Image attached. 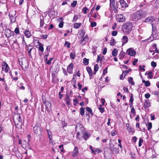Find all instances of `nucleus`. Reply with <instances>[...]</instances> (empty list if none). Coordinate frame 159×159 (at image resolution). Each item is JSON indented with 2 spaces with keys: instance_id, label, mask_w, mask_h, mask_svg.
<instances>
[{
  "instance_id": "10",
  "label": "nucleus",
  "mask_w": 159,
  "mask_h": 159,
  "mask_svg": "<svg viewBox=\"0 0 159 159\" xmlns=\"http://www.w3.org/2000/svg\"><path fill=\"white\" fill-rule=\"evenodd\" d=\"M78 153V148L77 147H75L71 155L72 157H75L77 156Z\"/></svg>"
},
{
  "instance_id": "2",
  "label": "nucleus",
  "mask_w": 159,
  "mask_h": 159,
  "mask_svg": "<svg viewBox=\"0 0 159 159\" xmlns=\"http://www.w3.org/2000/svg\"><path fill=\"white\" fill-rule=\"evenodd\" d=\"M132 25L131 23H126L123 26L124 32L129 33L132 30Z\"/></svg>"
},
{
  "instance_id": "8",
  "label": "nucleus",
  "mask_w": 159,
  "mask_h": 159,
  "mask_svg": "<svg viewBox=\"0 0 159 159\" xmlns=\"http://www.w3.org/2000/svg\"><path fill=\"white\" fill-rule=\"evenodd\" d=\"M127 53L130 56L134 57L136 54V52L133 48H131L127 50Z\"/></svg>"
},
{
  "instance_id": "1",
  "label": "nucleus",
  "mask_w": 159,
  "mask_h": 159,
  "mask_svg": "<svg viewBox=\"0 0 159 159\" xmlns=\"http://www.w3.org/2000/svg\"><path fill=\"white\" fill-rule=\"evenodd\" d=\"M146 15V13L144 11H139L132 14V18L134 21H137L145 17Z\"/></svg>"
},
{
  "instance_id": "29",
  "label": "nucleus",
  "mask_w": 159,
  "mask_h": 159,
  "mask_svg": "<svg viewBox=\"0 0 159 159\" xmlns=\"http://www.w3.org/2000/svg\"><path fill=\"white\" fill-rule=\"evenodd\" d=\"M24 33L26 36L28 38H30L31 36L30 32L28 30H26Z\"/></svg>"
},
{
  "instance_id": "56",
  "label": "nucleus",
  "mask_w": 159,
  "mask_h": 159,
  "mask_svg": "<svg viewBox=\"0 0 159 159\" xmlns=\"http://www.w3.org/2000/svg\"><path fill=\"white\" fill-rule=\"evenodd\" d=\"M152 72L151 71H150V72H148V75L149 76L148 77L149 78L151 79L152 78V77H153V75H152Z\"/></svg>"
},
{
  "instance_id": "48",
  "label": "nucleus",
  "mask_w": 159,
  "mask_h": 159,
  "mask_svg": "<svg viewBox=\"0 0 159 159\" xmlns=\"http://www.w3.org/2000/svg\"><path fill=\"white\" fill-rule=\"evenodd\" d=\"M70 43L69 42L67 41H66L64 44V45L66 46V47L67 48H70Z\"/></svg>"
},
{
  "instance_id": "47",
  "label": "nucleus",
  "mask_w": 159,
  "mask_h": 159,
  "mask_svg": "<svg viewBox=\"0 0 159 159\" xmlns=\"http://www.w3.org/2000/svg\"><path fill=\"white\" fill-rule=\"evenodd\" d=\"M80 113L81 115L83 116L84 114V109L81 107L80 108Z\"/></svg>"
},
{
  "instance_id": "63",
  "label": "nucleus",
  "mask_w": 159,
  "mask_h": 159,
  "mask_svg": "<svg viewBox=\"0 0 159 159\" xmlns=\"http://www.w3.org/2000/svg\"><path fill=\"white\" fill-rule=\"evenodd\" d=\"M123 90L124 92H126V93H128L129 92V91L128 88L127 87H124L123 88Z\"/></svg>"
},
{
  "instance_id": "3",
  "label": "nucleus",
  "mask_w": 159,
  "mask_h": 159,
  "mask_svg": "<svg viewBox=\"0 0 159 159\" xmlns=\"http://www.w3.org/2000/svg\"><path fill=\"white\" fill-rule=\"evenodd\" d=\"M19 61V64L22 68H25L28 66V61L25 58H20Z\"/></svg>"
},
{
  "instance_id": "64",
  "label": "nucleus",
  "mask_w": 159,
  "mask_h": 159,
  "mask_svg": "<svg viewBox=\"0 0 159 159\" xmlns=\"http://www.w3.org/2000/svg\"><path fill=\"white\" fill-rule=\"evenodd\" d=\"M154 94L159 97V91H155L154 92Z\"/></svg>"
},
{
  "instance_id": "33",
  "label": "nucleus",
  "mask_w": 159,
  "mask_h": 159,
  "mask_svg": "<svg viewBox=\"0 0 159 159\" xmlns=\"http://www.w3.org/2000/svg\"><path fill=\"white\" fill-rule=\"evenodd\" d=\"M128 80L129 82L132 85H134V82L133 81V79L132 77H130L129 78Z\"/></svg>"
},
{
  "instance_id": "26",
  "label": "nucleus",
  "mask_w": 159,
  "mask_h": 159,
  "mask_svg": "<svg viewBox=\"0 0 159 159\" xmlns=\"http://www.w3.org/2000/svg\"><path fill=\"white\" fill-rule=\"evenodd\" d=\"M142 82L144 84V85L146 87H148L150 85V83L149 81H145L143 80H142Z\"/></svg>"
},
{
  "instance_id": "22",
  "label": "nucleus",
  "mask_w": 159,
  "mask_h": 159,
  "mask_svg": "<svg viewBox=\"0 0 159 159\" xmlns=\"http://www.w3.org/2000/svg\"><path fill=\"white\" fill-rule=\"evenodd\" d=\"M82 134H83V137L85 140H87L90 136V135L89 134H88L87 133H86L84 131H83Z\"/></svg>"
},
{
  "instance_id": "7",
  "label": "nucleus",
  "mask_w": 159,
  "mask_h": 159,
  "mask_svg": "<svg viewBox=\"0 0 159 159\" xmlns=\"http://www.w3.org/2000/svg\"><path fill=\"white\" fill-rule=\"evenodd\" d=\"M58 71V70L56 69L55 73L52 74V81L53 83H55L59 81V79L57 77V74Z\"/></svg>"
},
{
  "instance_id": "46",
  "label": "nucleus",
  "mask_w": 159,
  "mask_h": 159,
  "mask_svg": "<svg viewBox=\"0 0 159 159\" xmlns=\"http://www.w3.org/2000/svg\"><path fill=\"white\" fill-rule=\"evenodd\" d=\"M53 58H51L50 59L48 60H47L46 61H45V62L46 63V64L48 65H50L51 64V61L53 60Z\"/></svg>"
},
{
  "instance_id": "25",
  "label": "nucleus",
  "mask_w": 159,
  "mask_h": 159,
  "mask_svg": "<svg viewBox=\"0 0 159 159\" xmlns=\"http://www.w3.org/2000/svg\"><path fill=\"white\" fill-rule=\"evenodd\" d=\"M80 16L78 15H75L73 18V19L72 20V22H75L80 17Z\"/></svg>"
},
{
  "instance_id": "51",
  "label": "nucleus",
  "mask_w": 159,
  "mask_h": 159,
  "mask_svg": "<svg viewBox=\"0 0 159 159\" xmlns=\"http://www.w3.org/2000/svg\"><path fill=\"white\" fill-rule=\"evenodd\" d=\"M77 3V2L76 1H74L71 4V6L72 7H75Z\"/></svg>"
},
{
  "instance_id": "31",
  "label": "nucleus",
  "mask_w": 159,
  "mask_h": 159,
  "mask_svg": "<svg viewBox=\"0 0 159 159\" xmlns=\"http://www.w3.org/2000/svg\"><path fill=\"white\" fill-rule=\"evenodd\" d=\"M81 25V24L80 23H75L74 24L73 26L74 28L77 29L79 28L80 27Z\"/></svg>"
},
{
  "instance_id": "12",
  "label": "nucleus",
  "mask_w": 159,
  "mask_h": 159,
  "mask_svg": "<svg viewBox=\"0 0 159 159\" xmlns=\"http://www.w3.org/2000/svg\"><path fill=\"white\" fill-rule=\"evenodd\" d=\"M128 41V39L126 36H124L121 39V42H122V45L123 46Z\"/></svg>"
},
{
  "instance_id": "5",
  "label": "nucleus",
  "mask_w": 159,
  "mask_h": 159,
  "mask_svg": "<svg viewBox=\"0 0 159 159\" xmlns=\"http://www.w3.org/2000/svg\"><path fill=\"white\" fill-rule=\"evenodd\" d=\"M42 129L38 124H36L33 127V131L34 133L40 134L41 133Z\"/></svg>"
},
{
  "instance_id": "50",
  "label": "nucleus",
  "mask_w": 159,
  "mask_h": 159,
  "mask_svg": "<svg viewBox=\"0 0 159 159\" xmlns=\"http://www.w3.org/2000/svg\"><path fill=\"white\" fill-rule=\"evenodd\" d=\"M44 24V20L43 19H40V27H42Z\"/></svg>"
},
{
  "instance_id": "19",
  "label": "nucleus",
  "mask_w": 159,
  "mask_h": 159,
  "mask_svg": "<svg viewBox=\"0 0 159 159\" xmlns=\"http://www.w3.org/2000/svg\"><path fill=\"white\" fill-rule=\"evenodd\" d=\"M36 39V37L34 38V39L33 43L34 46L35 47H38L39 43H40L39 40L35 39Z\"/></svg>"
},
{
  "instance_id": "62",
  "label": "nucleus",
  "mask_w": 159,
  "mask_h": 159,
  "mask_svg": "<svg viewBox=\"0 0 159 159\" xmlns=\"http://www.w3.org/2000/svg\"><path fill=\"white\" fill-rule=\"evenodd\" d=\"M107 67H106L105 69H104L103 70V75H105L106 73H107Z\"/></svg>"
},
{
  "instance_id": "44",
  "label": "nucleus",
  "mask_w": 159,
  "mask_h": 159,
  "mask_svg": "<svg viewBox=\"0 0 159 159\" xmlns=\"http://www.w3.org/2000/svg\"><path fill=\"white\" fill-rule=\"evenodd\" d=\"M86 110L87 111L89 112L91 115H93V113L92 110L89 107H87L86 108Z\"/></svg>"
},
{
  "instance_id": "40",
  "label": "nucleus",
  "mask_w": 159,
  "mask_h": 159,
  "mask_svg": "<svg viewBox=\"0 0 159 159\" xmlns=\"http://www.w3.org/2000/svg\"><path fill=\"white\" fill-rule=\"evenodd\" d=\"M76 75H74L73 76V78L72 80V81L74 82V84H76Z\"/></svg>"
},
{
  "instance_id": "36",
  "label": "nucleus",
  "mask_w": 159,
  "mask_h": 159,
  "mask_svg": "<svg viewBox=\"0 0 159 159\" xmlns=\"http://www.w3.org/2000/svg\"><path fill=\"white\" fill-rule=\"evenodd\" d=\"M116 43V42L114 39H112L110 40V45L111 46H114Z\"/></svg>"
},
{
  "instance_id": "34",
  "label": "nucleus",
  "mask_w": 159,
  "mask_h": 159,
  "mask_svg": "<svg viewBox=\"0 0 159 159\" xmlns=\"http://www.w3.org/2000/svg\"><path fill=\"white\" fill-rule=\"evenodd\" d=\"M9 17L11 20V22H14L16 21V18L13 15H9Z\"/></svg>"
},
{
  "instance_id": "28",
  "label": "nucleus",
  "mask_w": 159,
  "mask_h": 159,
  "mask_svg": "<svg viewBox=\"0 0 159 159\" xmlns=\"http://www.w3.org/2000/svg\"><path fill=\"white\" fill-rule=\"evenodd\" d=\"M87 70L89 75L90 76H92L93 75L92 71L91 68L89 67L86 68Z\"/></svg>"
},
{
  "instance_id": "4",
  "label": "nucleus",
  "mask_w": 159,
  "mask_h": 159,
  "mask_svg": "<svg viewBox=\"0 0 159 159\" xmlns=\"http://www.w3.org/2000/svg\"><path fill=\"white\" fill-rule=\"evenodd\" d=\"M119 3L116 1L110 3V7L112 9H113L115 12H117V8H118V5Z\"/></svg>"
},
{
  "instance_id": "30",
  "label": "nucleus",
  "mask_w": 159,
  "mask_h": 159,
  "mask_svg": "<svg viewBox=\"0 0 159 159\" xmlns=\"http://www.w3.org/2000/svg\"><path fill=\"white\" fill-rule=\"evenodd\" d=\"M44 104L45 105L46 108H48L51 106V104L48 101H45L44 102Z\"/></svg>"
},
{
  "instance_id": "52",
  "label": "nucleus",
  "mask_w": 159,
  "mask_h": 159,
  "mask_svg": "<svg viewBox=\"0 0 159 159\" xmlns=\"http://www.w3.org/2000/svg\"><path fill=\"white\" fill-rule=\"evenodd\" d=\"M85 32L84 31V30H82L80 33V35L81 36H82V37H83L84 35H85Z\"/></svg>"
},
{
  "instance_id": "16",
  "label": "nucleus",
  "mask_w": 159,
  "mask_h": 159,
  "mask_svg": "<svg viewBox=\"0 0 159 159\" xmlns=\"http://www.w3.org/2000/svg\"><path fill=\"white\" fill-rule=\"evenodd\" d=\"M120 4L123 8H125L128 6L127 4L124 0H121L120 1Z\"/></svg>"
},
{
  "instance_id": "42",
  "label": "nucleus",
  "mask_w": 159,
  "mask_h": 159,
  "mask_svg": "<svg viewBox=\"0 0 159 159\" xmlns=\"http://www.w3.org/2000/svg\"><path fill=\"white\" fill-rule=\"evenodd\" d=\"M146 126L148 127V129L149 130L152 128V123L151 122H149L146 125Z\"/></svg>"
},
{
  "instance_id": "43",
  "label": "nucleus",
  "mask_w": 159,
  "mask_h": 159,
  "mask_svg": "<svg viewBox=\"0 0 159 159\" xmlns=\"http://www.w3.org/2000/svg\"><path fill=\"white\" fill-rule=\"evenodd\" d=\"M89 10V9L86 7L83 8L82 9V11L84 14H86Z\"/></svg>"
},
{
  "instance_id": "13",
  "label": "nucleus",
  "mask_w": 159,
  "mask_h": 159,
  "mask_svg": "<svg viewBox=\"0 0 159 159\" xmlns=\"http://www.w3.org/2000/svg\"><path fill=\"white\" fill-rule=\"evenodd\" d=\"M92 17L94 18L95 20H99L100 19V16L97 11L94 12L92 15Z\"/></svg>"
},
{
  "instance_id": "14",
  "label": "nucleus",
  "mask_w": 159,
  "mask_h": 159,
  "mask_svg": "<svg viewBox=\"0 0 159 159\" xmlns=\"http://www.w3.org/2000/svg\"><path fill=\"white\" fill-rule=\"evenodd\" d=\"M73 65L72 63L70 64L67 67V71L69 74L72 73Z\"/></svg>"
},
{
  "instance_id": "15",
  "label": "nucleus",
  "mask_w": 159,
  "mask_h": 159,
  "mask_svg": "<svg viewBox=\"0 0 159 159\" xmlns=\"http://www.w3.org/2000/svg\"><path fill=\"white\" fill-rule=\"evenodd\" d=\"M111 150L116 154H118L119 152L118 148H115L114 146H110Z\"/></svg>"
},
{
  "instance_id": "49",
  "label": "nucleus",
  "mask_w": 159,
  "mask_h": 159,
  "mask_svg": "<svg viewBox=\"0 0 159 159\" xmlns=\"http://www.w3.org/2000/svg\"><path fill=\"white\" fill-rule=\"evenodd\" d=\"M89 148L91 150L92 153H94L95 154V149H94V148H93L92 146L91 145L89 146Z\"/></svg>"
},
{
  "instance_id": "61",
  "label": "nucleus",
  "mask_w": 159,
  "mask_h": 159,
  "mask_svg": "<svg viewBox=\"0 0 159 159\" xmlns=\"http://www.w3.org/2000/svg\"><path fill=\"white\" fill-rule=\"evenodd\" d=\"M117 34V32L116 31H112V34L113 36H116Z\"/></svg>"
},
{
  "instance_id": "45",
  "label": "nucleus",
  "mask_w": 159,
  "mask_h": 159,
  "mask_svg": "<svg viewBox=\"0 0 159 159\" xmlns=\"http://www.w3.org/2000/svg\"><path fill=\"white\" fill-rule=\"evenodd\" d=\"M70 57L71 58L74 59L75 57V54L74 52H71L70 53Z\"/></svg>"
},
{
  "instance_id": "6",
  "label": "nucleus",
  "mask_w": 159,
  "mask_h": 159,
  "mask_svg": "<svg viewBox=\"0 0 159 159\" xmlns=\"http://www.w3.org/2000/svg\"><path fill=\"white\" fill-rule=\"evenodd\" d=\"M2 72L4 71L5 73H8L10 70V68L8 65L5 62H4L2 65Z\"/></svg>"
},
{
  "instance_id": "57",
  "label": "nucleus",
  "mask_w": 159,
  "mask_h": 159,
  "mask_svg": "<svg viewBox=\"0 0 159 159\" xmlns=\"http://www.w3.org/2000/svg\"><path fill=\"white\" fill-rule=\"evenodd\" d=\"M151 66L153 67H156L157 66L156 63L153 61L151 62Z\"/></svg>"
},
{
  "instance_id": "38",
  "label": "nucleus",
  "mask_w": 159,
  "mask_h": 159,
  "mask_svg": "<svg viewBox=\"0 0 159 159\" xmlns=\"http://www.w3.org/2000/svg\"><path fill=\"white\" fill-rule=\"evenodd\" d=\"M103 58V56L102 55H98V58L97 60V61L98 62L99 61H102V59Z\"/></svg>"
},
{
  "instance_id": "18",
  "label": "nucleus",
  "mask_w": 159,
  "mask_h": 159,
  "mask_svg": "<svg viewBox=\"0 0 159 159\" xmlns=\"http://www.w3.org/2000/svg\"><path fill=\"white\" fill-rule=\"evenodd\" d=\"M79 129L80 130L82 131H83L84 130V128L83 125H81L80 123H78L77 124L76 127V130H77Z\"/></svg>"
},
{
  "instance_id": "27",
  "label": "nucleus",
  "mask_w": 159,
  "mask_h": 159,
  "mask_svg": "<svg viewBox=\"0 0 159 159\" xmlns=\"http://www.w3.org/2000/svg\"><path fill=\"white\" fill-rule=\"evenodd\" d=\"M47 132L49 140H51V138H52V133L51 131L49 129H47Z\"/></svg>"
},
{
  "instance_id": "39",
  "label": "nucleus",
  "mask_w": 159,
  "mask_h": 159,
  "mask_svg": "<svg viewBox=\"0 0 159 159\" xmlns=\"http://www.w3.org/2000/svg\"><path fill=\"white\" fill-rule=\"evenodd\" d=\"M102 106L101 105H100L98 107V109L101 113H102L104 112V107H102Z\"/></svg>"
},
{
  "instance_id": "35",
  "label": "nucleus",
  "mask_w": 159,
  "mask_h": 159,
  "mask_svg": "<svg viewBox=\"0 0 159 159\" xmlns=\"http://www.w3.org/2000/svg\"><path fill=\"white\" fill-rule=\"evenodd\" d=\"M99 67L98 65H95L94 67V71L93 73L94 74H96V72L98 70Z\"/></svg>"
},
{
  "instance_id": "58",
  "label": "nucleus",
  "mask_w": 159,
  "mask_h": 159,
  "mask_svg": "<svg viewBox=\"0 0 159 159\" xmlns=\"http://www.w3.org/2000/svg\"><path fill=\"white\" fill-rule=\"evenodd\" d=\"M15 33L16 34H19V30L18 27H16L14 30Z\"/></svg>"
},
{
  "instance_id": "23",
  "label": "nucleus",
  "mask_w": 159,
  "mask_h": 159,
  "mask_svg": "<svg viewBox=\"0 0 159 159\" xmlns=\"http://www.w3.org/2000/svg\"><path fill=\"white\" fill-rule=\"evenodd\" d=\"M43 45L42 43H39L38 47H36L39 49V50L41 52H43L44 51Z\"/></svg>"
},
{
  "instance_id": "41",
  "label": "nucleus",
  "mask_w": 159,
  "mask_h": 159,
  "mask_svg": "<svg viewBox=\"0 0 159 159\" xmlns=\"http://www.w3.org/2000/svg\"><path fill=\"white\" fill-rule=\"evenodd\" d=\"M125 53L123 52H121L119 55V58L120 59H122L125 57Z\"/></svg>"
},
{
  "instance_id": "17",
  "label": "nucleus",
  "mask_w": 159,
  "mask_h": 159,
  "mask_svg": "<svg viewBox=\"0 0 159 159\" xmlns=\"http://www.w3.org/2000/svg\"><path fill=\"white\" fill-rule=\"evenodd\" d=\"M88 40L89 38L88 36L86 35L82 39L81 43L82 45H84L88 41Z\"/></svg>"
},
{
  "instance_id": "59",
  "label": "nucleus",
  "mask_w": 159,
  "mask_h": 159,
  "mask_svg": "<svg viewBox=\"0 0 159 159\" xmlns=\"http://www.w3.org/2000/svg\"><path fill=\"white\" fill-rule=\"evenodd\" d=\"M63 147V145L62 144L60 145L59 147V148L61 149L60 150L62 152H64Z\"/></svg>"
},
{
  "instance_id": "60",
  "label": "nucleus",
  "mask_w": 159,
  "mask_h": 159,
  "mask_svg": "<svg viewBox=\"0 0 159 159\" xmlns=\"http://www.w3.org/2000/svg\"><path fill=\"white\" fill-rule=\"evenodd\" d=\"M131 112L134 115L135 114V110L134 107H132L131 110Z\"/></svg>"
},
{
  "instance_id": "20",
  "label": "nucleus",
  "mask_w": 159,
  "mask_h": 159,
  "mask_svg": "<svg viewBox=\"0 0 159 159\" xmlns=\"http://www.w3.org/2000/svg\"><path fill=\"white\" fill-rule=\"evenodd\" d=\"M151 106L149 100L147 99L145 100L144 102V107L147 108Z\"/></svg>"
},
{
  "instance_id": "21",
  "label": "nucleus",
  "mask_w": 159,
  "mask_h": 159,
  "mask_svg": "<svg viewBox=\"0 0 159 159\" xmlns=\"http://www.w3.org/2000/svg\"><path fill=\"white\" fill-rule=\"evenodd\" d=\"M70 98L68 95H67L65 98V101L68 106L70 105Z\"/></svg>"
},
{
  "instance_id": "53",
  "label": "nucleus",
  "mask_w": 159,
  "mask_h": 159,
  "mask_svg": "<svg viewBox=\"0 0 159 159\" xmlns=\"http://www.w3.org/2000/svg\"><path fill=\"white\" fill-rule=\"evenodd\" d=\"M143 139L140 138L139 139V146L140 147L142 146V143L143 142Z\"/></svg>"
},
{
  "instance_id": "24",
  "label": "nucleus",
  "mask_w": 159,
  "mask_h": 159,
  "mask_svg": "<svg viewBox=\"0 0 159 159\" xmlns=\"http://www.w3.org/2000/svg\"><path fill=\"white\" fill-rule=\"evenodd\" d=\"M126 126L127 127V129L129 132H134V129L130 127L129 124H126Z\"/></svg>"
},
{
  "instance_id": "54",
  "label": "nucleus",
  "mask_w": 159,
  "mask_h": 159,
  "mask_svg": "<svg viewBox=\"0 0 159 159\" xmlns=\"http://www.w3.org/2000/svg\"><path fill=\"white\" fill-rule=\"evenodd\" d=\"M94 149H95V152H97L98 153H99L101 152L102 151L101 150L99 149V148H94Z\"/></svg>"
},
{
  "instance_id": "32",
  "label": "nucleus",
  "mask_w": 159,
  "mask_h": 159,
  "mask_svg": "<svg viewBox=\"0 0 159 159\" xmlns=\"http://www.w3.org/2000/svg\"><path fill=\"white\" fill-rule=\"evenodd\" d=\"M118 53V50L116 49L115 48L113 49L112 52V55L114 57H116L117 56Z\"/></svg>"
},
{
  "instance_id": "11",
  "label": "nucleus",
  "mask_w": 159,
  "mask_h": 159,
  "mask_svg": "<svg viewBox=\"0 0 159 159\" xmlns=\"http://www.w3.org/2000/svg\"><path fill=\"white\" fill-rule=\"evenodd\" d=\"M155 18L154 17L152 16H150L146 18L143 22H153Z\"/></svg>"
},
{
  "instance_id": "9",
  "label": "nucleus",
  "mask_w": 159,
  "mask_h": 159,
  "mask_svg": "<svg viewBox=\"0 0 159 159\" xmlns=\"http://www.w3.org/2000/svg\"><path fill=\"white\" fill-rule=\"evenodd\" d=\"M116 18L117 20L119 22H124L125 20V17L122 14L116 16Z\"/></svg>"
},
{
  "instance_id": "55",
  "label": "nucleus",
  "mask_w": 159,
  "mask_h": 159,
  "mask_svg": "<svg viewBox=\"0 0 159 159\" xmlns=\"http://www.w3.org/2000/svg\"><path fill=\"white\" fill-rule=\"evenodd\" d=\"M90 25L92 27H94L96 26L97 23L95 22H92L90 24Z\"/></svg>"
},
{
  "instance_id": "37",
  "label": "nucleus",
  "mask_w": 159,
  "mask_h": 159,
  "mask_svg": "<svg viewBox=\"0 0 159 159\" xmlns=\"http://www.w3.org/2000/svg\"><path fill=\"white\" fill-rule=\"evenodd\" d=\"M89 60L86 58H84L83 59V63L85 65H87L89 64Z\"/></svg>"
}]
</instances>
